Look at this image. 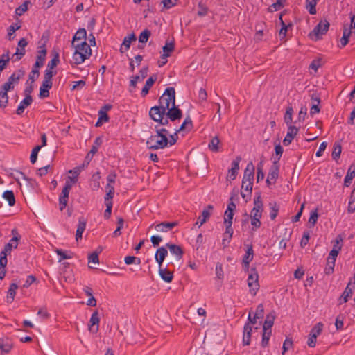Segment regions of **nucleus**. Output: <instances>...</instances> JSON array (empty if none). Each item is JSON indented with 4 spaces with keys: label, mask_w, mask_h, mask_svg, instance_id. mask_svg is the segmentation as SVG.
<instances>
[{
    "label": "nucleus",
    "mask_w": 355,
    "mask_h": 355,
    "mask_svg": "<svg viewBox=\"0 0 355 355\" xmlns=\"http://www.w3.org/2000/svg\"><path fill=\"white\" fill-rule=\"evenodd\" d=\"M159 105H155L150 108L152 112L158 113L161 111H166L168 107L175 104V90L173 87H167L163 94L159 98Z\"/></svg>",
    "instance_id": "1"
},
{
    "label": "nucleus",
    "mask_w": 355,
    "mask_h": 355,
    "mask_svg": "<svg viewBox=\"0 0 355 355\" xmlns=\"http://www.w3.org/2000/svg\"><path fill=\"white\" fill-rule=\"evenodd\" d=\"M40 48H41V49L37 51L36 61L28 76V80H31V83H33L40 76L39 69L44 65L46 59L47 51L45 45L42 44Z\"/></svg>",
    "instance_id": "2"
},
{
    "label": "nucleus",
    "mask_w": 355,
    "mask_h": 355,
    "mask_svg": "<svg viewBox=\"0 0 355 355\" xmlns=\"http://www.w3.org/2000/svg\"><path fill=\"white\" fill-rule=\"evenodd\" d=\"M168 144V137H163L162 139L157 136L151 135L146 141V146L150 150L163 149Z\"/></svg>",
    "instance_id": "3"
},
{
    "label": "nucleus",
    "mask_w": 355,
    "mask_h": 355,
    "mask_svg": "<svg viewBox=\"0 0 355 355\" xmlns=\"http://www.w3.org/2000/svg\"><path fill=\"white\" fill-rule=\"evenodd\" d=\"M248 286L250 288V293L252 295H255L259 289V275L254 268L250 269V273L248 277Z\"/></svg>",
    "instance_id": "4"
},
{
    "label": "nucleus",
    "mask_w": 355,
    "mask_h": 355,
    "mask_svg": "<svg viewBox=\"0 0 355 355\" xmlns=\"http://www.w3.org/2000/svg\"><path fill=\"white\" fill-rule=\"evenodd\" d=\"M257 319L258 318H255V315L252 318L251 313H249L248 317V322H247L243 327V343L244 345H249L250 343L252 332L250 324H254L257 322Z\"/></svg>",
    "instance_id": "5"
},
{
    "label": "nucleus",
    "mask_w": 355,
    "mask_h": 355,
    "mask_svg": "<svg viewBox=\"0 0 355 355\" xmlns=\"http://www.w3.org/2000/svg\"><path fill=\"white\" fill-rule=\"evenodd\" d=\"M329 26L330 24L327 20L324 19L323 21H320L310 33V36H315V40H319L320 38V35H323L327 33Z\"/></svg>",
    "instance_id": "6"
},
{
    "label": "nucleus",
    "mask_w": 355,
    "mask_h": 355,
    "mask_svg": "<svg viewBox=\"0 0 355 355\" xmlns=\"http://www.w3.org/2000/svg\"><path fill=\"white\" fill-rule=\"evenodd\" d=\"M149 116L154 121L162 125H166L169 123V118L166 116L165 111H161L158 113H155V111L152 112V110H149Z\"/></svg>",
    "instance_id": "7"
},
{
    "label": "nucleus",
    "mask_w": 355,
    "mask_h": 355,
    "mask_svg": "<svg viewBox=\"0 0 355 355\" xmlns=\"http://www.w3.org/2000/svg\"><path fill=\"white\" fill-rule=\"evenodd\" d=\"M165 114L166 116L169 118L171 121H175L177 120H180L182 118V110L175 105H171L168 109L165 111Z\"/></svg>",
    "instance_id": "8"
},
{
    "label": "nucleus",
    "mask_w": 355,
    "mask_h": 355,
    "mask_svg": "<svg viewBox=\"0 0 355 355\" xmlns=\"http://www.w3.org/2000/svg\"><path fill=\"white\" fill-rule=\"evenodd\" d=\"M236 209V204L233 202V196L230 198L227 207L225 211L224 223L232 224V219L234 216V211Z\"/></svg>",
    "instance_id": "9"
},
{
    "label": "nucleus",
    "mask_w": 355,
    "mask_h": 355,
    "mask_svg": "<svg viewBox=\"0 0 355 355\" xmlns=\"http://www.w3.org/2000/svg\"><path fill=\"white\" fill-rule=\"evenodd\" d=\"M175 47L174 42H166V44L163 46V54L161 55L162 59H165L164 61H159V67H163L167 62L166 58L169 57L171 53L173 51Z\"/></svg>",
    "instance_id": "10"
},
{
    "label": "nucleus",
    "mask_w": 355,
    "mask_h": 355,
    "mask_svg": "<svg viewBox=\"0 0 355 355\" xmlns=\"http://www.w3.org/2000/svg\"><path fill=\"white\" fill-rule=\"evenodd\" d=\"M299 129L294 125L288 126V132L283 140V144L286 146L290 145L295 138V137L297 135Z\"/></svg>",
    "instance_id": "11"
},
{
    "label": "nucleus",
    "mask_w": 355,
    "mask_h": 355,
    "mask_svg": "<svg viewBox=\"0 0 355 355\" xmlns=\"http://www.w3.org/2000/svg\"><path fill=\"white\" fill-rule=\"evenodd\" d=\"M279 157H277L275 160L273 161L272 166H270L269 169V172L268 174V177L269 179H271L274 181V182L276 181V180L279 177Z\"/></svg>",
    "instance_id": "12"
},
{
    "label": "nucleus",
    "mask_w": 355,
    "mask_h": 355,
    "mask_svg": "<svg viewBox=\"0 0 355 355\" xmlns=\"http://www.w3.org/2000/svg\"><path fill=\"white\" fill-rule=\"evenodd\" d=\"M178 225V221L173 222H162L155 225V228L157 232H167L171 231L173 228Z\"/></svg>",
    "instance_id": "13"
},
{
    "label": "nucleus",
    "mask_w": 355,
    "mask_h": 355,
    "mask_svg": "<svg viewBox=\"0 0 355 355\" xmlns=\"http://www.w3.org/2000/svg\"><path fill=\"white\" fill-rule=\"evenodd\" d=\"M92 55V52L85 51L84 53L74 51L73 54V61L75 64H80L85 62Z\"/></svg>",
    "instance_id": "14"
},
{
    "label": "nucleus",
    "mask_w": 355,
    "mask_h": 355,
    "mask_svg": "<svg viewBox=\"0 0 355 355\" xmlns=\"http://www.w3.org/2000/svg\"><path fill=\"white\" fill-rule=\"evenodd\" d=\"M214 207L211 205H209L204 209L202 211L201 216L198 218V221L196 223V225L198 227L202 225L210 217L211 211L213 210Z\"/></svg>",
    "instance_id": "15"
},
{
    "label": "nucleus",
    "mask_w": 355,
    "mask_h": 355,
    "mask_svg": "<svg viewBox=\"0 0 355 355\" xmlns=\"http://www.w3.org/2000/svg\"><path fill=\"white\" fill-rule=\"evenodd\" d=\"M254 177V166L252 162L247 164L243 174V184H246L247 181H253Z\"/></svg>",
    "instance_id": "16"
},
{
    "label": "nucleus",
    "mask_w": 355,
    "mask_h": 355,
    "mask_svg": "<svg viewBox=\"0 0 355 355\" xmlns=\"http://www.w3.org/2000/svg\"><path fill=\"white\" fill-rule=\"evenodd\" d=\"M137 37L135 33H131L127 36H125L123 39V43L121 45L120 47V52L121 53H124L125 51H127L130 46L131 42L133 41H136Z\"/></svg>",
    "instance_id": "17"
},
{
    "label": "nucleus",
    "mask_w": 355,
    "mask_h": 355,
    "mask_svg": "<svg viewBox=\"0 0 355 355\" xmlns=\"http://www.w3.org/2000/svg\"><path fill=\"white\" fill-rule=\"evenodd\" d=\"M28 45V42L25 38H21L18 42V47L17 48V51L15 53L16 55V60H19L21 58L25 55L26 50L25 47Z\"/></svg>",
    "instance_id": "18"
},
{
    "label": "nucleus",
    "mask_w": 355,
    "mask_h": 355,
    "mask_svg": "<svg viewBox=\"0 0 355 355\" xmlns=\"http://www.w3.org/2000/svg\"><path fill=\"white\" fill-rule=\"evenodd\" d=\"M166 247L169 249L170 252L175 256L178 260H180L182 258L184 251L180 245L168 243L166 244Z\"/></svg>",
    "instance_id": "19"
},
{
    "label": "nucleus",
    "mask_w": 355,
    "mask_h": 355,
    "mask_svg": "<svg viewBox=\"0 0 355 355\" xmlns=\"http://www.w3.org/2000/svg\"><path fill=\"white\" fill-rule=\"evenodd\" d=\"M157 79V76L156 74H153L146 80L145 85L141 92V96L142 97H145L148 94L150 87L156 82Z\"/></svg>",
    "instance_id": "20"
},
{
    "label": "nucleus",
    "mask_w": 355,
    "mask_h": 355,
    "mask_svg": "<svg viewBox=\"0 0 355 355\" xmlns=\"http://www.w3.org/2000/svg\"><path fill=\"white\" fill-rule=\"evenodd\" d=\"M33 102L32 96H26L19 103L17 110L16 114L17 115H21L24 112V110L26 107L31 105Z\"/></svg>",
    "instance_id": "21"
},
{
    "label": "nucleus",
    "mask_w": 355,
    "mask_h": 355,
    "mask_svg": "<svg viewBox=\"0 0 355 355\" xmlns=\"http://www.w3.org/2000/svg\"><path fill=\"white\" fill-rule=\"evenodd\" d=\"M247 250L245 254L243 256L242 259V264H245L246 266L250 264L254 257V250L252 245H247Z\"/></svg>",
    "instance_id": "22"
},
{
    "label": "nucleus",
    "mask_w": 355,
    "mask_h": 355,
    "mask_svg": "<svg viewBox=\"0 0 355 355\" xmlns=\"http://www.w3.org/2000/svg\"><path fill=\"white\" fill-rule=\"evenodd\" d=\"M12 348V342L8 338L0 339V349L2 352L8 353Z\"/></svg>",
    "instance_id": "23"
},
{
    "label": "nucleus",
    "mask_w": 355,
    "mask_h": 355,
    "mask_svg": "<svg viewBox=\"0 0 355 355\" xmlns=\"http://www.w3.org/2000/svg\"><path fill=\"white\" fill-rule=\"evenodd\" d=\"M86 228V220L84 218H80L76 232V240L78 241L82 239V234Z\"/></svg>",
    "instance_id": "24"
},
{
    "label": "nucleus",
    "mask_w": 355,
    "mask_h": 355,
    "mask_svg": "<svg viewBox=\"0 0 355 355\" xmlns=\"http://www.w3.org/2000/svg\"><path fill=\"white\" fill-rule=\"evenodd\" d=\"M355 177V166L351 165L347 170V175L344 180V186L349 187L352 183V180Z\"/></svg>",
    "instance_id": "25"
},
{
    "label": "nucleus",
    "mask_w": 355,
    "mask_h": 355,
    "mask_svg": "<svg viewBox=\"0 0 355 355\" xmlns=\"http://www.w3.org/2000/svg\"><path fill=\"white\" fill-rule=\"evenodd\" d=\"M25 74L24 69H20L15 71L9 78L8 81L11 82L13 85H17L21 78Z\"/></svg>",
    "instance_id": "26"
},
{
    "label": "nucleus",
    "mask_w": 355,
    "mask_h": 355,
    "mask_svg": "<svg viewBox=\"0 0 355 355\" xmlns=\"http://www.w3.org/2000/svg\"><path fill=\"white\" fill-rule=\"evenodd\" d=\"M275 319V313L272 311L266 315V318L264 321V324L263 326V329L266 330H271L272 327L274 324V321Z\"/></svg>",
    "instance_id": "27"
},
{
    "label": "nucleus",
    "mask_w": 355,
    "mask_h": 355,
    "mask_svg": "<svg viewBox=\"0 0 355 355\" xmlns=\"http://www.w3.org/2000/svg\"><path fill=\"white\" fill-rule=\"evenodd\" d=\"M159 274L161 278L166 282L170 283L173 279V274L166 268H159Z\"/></svg>",
    "instance_id": "28"
},
{
    "label": "nucleus",
    "mask_w": 355,
    "mask_h": 355,
    "mask_svg": "<svg viewBox=\"0 0 355 355\" xmlns=\"http://www.w3.org/2000/svg\"><path fill=\"white\" fill-rule=\"evenodd\" d=\"M311 101L316 102V104L312 105L311 109H310V114L311 116L314 115L315 114L319 113L320 111L319 105L320 103V98L318 96L315 94H313L311 96Z\"/></svg>",
    "instance_id": "29"
},
{
    "label": "nucleus",
    "mask_w": 355,
    "mask_h": 355,
    "mask_svg": "<svg viewBox=\"0 0 355 355\" xmlns=\"http://www.w3.org/2000/svg\"><path fill=\"white\" fill-rule=\"evenodd\" d=\"M53 84L51 83H44L42 81V85L40 88V94L39 96L40 98H46L49 96V89L52 87Z\"/></svg>",
    "instance_id": "30"
},
{
    "label": "nucleus",
    "mask_w": 355,
    "mask_h": 355,
    "mask_svg": "<svg viewBox=\"0 0 355 355\" xmlns=\"http://www.w3.org/2000/svg\"><path fill=\"white\" fill-rule=\"evenodd\" d=\"M18 288V286L15 283H12L10 285V287L8 288V293H7V302L8 303H12L14 300L15 294H16V290Z\"/></svg>",
    "instance_id": "31"
},
{
    "label": "nucleus",
    "mask_w": 355,
    "mask_h": 355,
    "mask_svg": "<svg viewBox=\"0 0 355 355\" xmlns=\"http://www.w3.org/2000/svg\"><path fill=\"white\" fill-rule=\"evenodd\" d=\"M87 32L86 30L83 28H79L77 32L75 33L73 37L72 45H74L76 42H78L80 40H84L86 41Z\"/></svg>",
    "instance_id": "32"
},
{
    "label": "nucleus",
    "mask_w": 355,
    "mask_h": 355,
    "mask_svg": "<svg viewBox=\"0 0 355 355\" xmlns=\"http://www.w3.org/2000/svg\"><path fill=\"white\" fill-rule=\"evenodd\" d=\"M252 209H259V211L263 212V201L261 196L260 192L255 193V196L254 198V207Z\"/></svg>",
    "instance_id": "33"
},
{
    "label": "nucleus",
    "mask_w": 355,
    "mask_h": 355,
    "mask_svg": "<svg viewBox=\"0 0 355 355\" xmlns=\"http://www.w3.org/2000/svg\"><path fill=\"white\" fill-rule=\"evenodd\" d=\"M75 48V51H80L84 53L85 51L92 52L90 45H89L85 40L82 41L80 43L72 45Z\"/></svg>",
    "instance_id": "34"
},
{
    "label": "nucleus",
    "mask_w": 355,
    "mask_h": 355,
    "mask_svg": "<svg viewBox=\"0 0 355 355\" xmlns=\"http://www.w3.org/2000/svg\"><path fill=\"white\" fill-rule=\"evenodd\" d=\"M3 198L8 201L9 206H13L15 204V198L12 191L7 190L4 191Z\"/></svg>",
    "instance_id": "35"
},
{
    "label": "nucleus",
    "mask_w": 355,
    "mask_h": 355,
    "mask_svg": "<svg viewBox=\"0 0 355 355\" xmlns=\"http://www.w3.org/2000/svg\"><path fill=\"white\" fill-rule=\"evenodd\" d=\"M293 109L291 106H288L286 107V112L284 114V122L286 123L288 126L292 125L291 123L293 121Z\"/></svg>",
    "instance_id": "36"
},
{
    "label": "nucleus",
    "mask_w": 355,
    "mask_h": 355,
    "mask_svg": "<svg viewBox=\"0 0 355 355\" xmlns=\"http://www.w3.org/2000/svg\"><path fill=\"white\" fill-rule=\"evenodd\" d=\"M100 322V318L98 317V313L97 311H95L92 314L89 320V326L92 327L94 325H96V331L95 332H97L98 331V324ZM89 329L91 330V327H89Z\"/></svg>",
    "instance_id": "37"
},
{
    "label": "nucleus",
    "mask_w": 355,
    "mask_h": 355,
    "mask_svg": "<svg viewBox=\"0 0 355 355\" xmlns=\"http://www.w3.org/2000/svg\"><path fill=\"white\" fill-rule=\"evenodd\" d=\"M270 206V217L271 220H275L278 215L279 207L276 202L269 203Z\"/></svg>",
    "instance_id": "38"
},
{
    "label": "nucleus",
    "mask_w": 355,
    "mask_h": 355,
    "mask_svg": "<svg viewBox=\"0 0 355 355\" xmlns=\"http://www.w3.org/2000/svg\"><path fill=\"white\" fill-rule=\"evenodd\" d=\"M351 284V282L348 283L340 297V300H343V302L344 303L347 302L349 297H350L352 295V289L349 287Z\"/></svg>",
    "instance_id": "39"
},
{
    "label": "nucleus",
    "mask_w": 355,
    "mask_h": 355,
    "mask_svg": "<svg viewBox=\"0 0 355 355\" xmlns=\"http://www.w3.org/2000/svg\"><path fill=\"white\" fill-rule=\"evenodd\" d=\"M253 181H247L246 184H243V180H242V191L247 193V198H250L252 191Z\"/></svg>",
    "instance_id": "40"
},
{
    "label": "nucleus",
    "mask_w": 355,
    "mask_h": 355,
    "mask_svg": "<svg viewBox=\"0 0 355 355\" xmlns=\"http://www.w3.org/2000/svg\"><path fill=\"white\" fill-rule=\"evenodd\" d=\"M219 144H220V140H219L218 137L217 136H216L211 139V141L208 145V147L213 152H218L219 151V146H218Z\"/></svg>",
    "instance_id": "41"
},
{
    "label": "nucleus",
    "mask_w": 355,
    "mask_h": 355,
    "mask_svg": "<svg viewBox=\"0 0 355 355\" xmlns=\"http://www.w3.org/2000/svg\"><path fill=\"white\" fill-rule=\"evenodd\" d=\"M341 150H342V147H341L340 142L336 141L334 144V150L331 154L333 159L336 160L337 159H338L340 157Z\"/></svg>",
    "instance_id": "42"
},
{
    "label": "nucleus",
    "mask_w": 355,
    "mask_h": 355,
    "mask_svg": "<svg viewBox=\"0 0 355 355\" xmlns=\"http://www.w3.org/2000/svg\"><path fill=\"white\" fill-rule=\"evenodd\" d=\"M100 172L98 171L92 175L91 179V184L93 187V189H98L100 187Z\"/></svg>",
    "instance_id": "43"
},
{
    "label": "nucleus",
    "mask_w": 355,
    "mask_h": 355,
    "mask_svg": "<svg viewBox=\"0 0 355 355\" xmlns=\"http://www.w3.org/2000/svg\"><path fill=\"white\" fill-rule=\"evenodd\" d=\"M60 62L59 60V53L56 51L53 52V58L51 61L49 62L47 64V69L52 70L55 67H56Z\"/></svg>",
    "instance_id": "44"
},
{
    "label": "nucleus",
    "mask_w": 355,
    "mask_h": 355,
    "mask_svg": "<svg viewBox=\"0 0 355 355\" xmlns=\"http://www.w3.org/2000/svg\"><path fill=\"white\" fill-rule=\"evenodd\" d=\"M336 260L329 259L327 258L326 267L324 268V273L327 275L334 272Z\"/></svg>",
    "instance_id": "45"
},
{
    "label": "nucleus",
    "mask_w": 355,
    "mask_h": 355,
    "mask_svg": "<svg viewBox=\"0 0 355 355\" xmlns=\"http://www.w3.org/2000/svg\"><path fill=\"white\" fill-rule=\"evenodd\" d=\"M8 103V92L0 89V107L5 108Z\"/></svg>",
    "instance_id": "46"
},
{
    "label": "nucleus",
    "mask_w": 355,
    "mask_h": 355,
    "mask_svg": "<svg viewBox=\"0 0 355 355\" xmlns=\"http://www.w3.org/2000/svg\"><path fill=\"white\" fill-rule=\"evenodd\" d=\"M271 334H272L271 330L263 329L262 340H261V346L263 347H266V346H268Z\"/></svg>",
    "instance_id": "47"
},
{
    "label": "nucleus",
    "mask_w": 355,
    "mask_h": 355,
    "mask_svg": "<svg viewBox=\"0 0 355 355\" xmlns=\"http://www.w3.org/2000/svg\"><path fill=\"white\" fill-rule=\"evenodd\" d=\"M151 35V32L148 29H144L139 36V42L145 44L148 42Z\"/></svg>",
    "instance_id": "48"
},
{
    "label": "nucleus",
    "mask_w": 355,
    "mask_h": 355,
    "mask_svg": "<svg viewBox=\"0 0 355 355\" xmlns=\"http://www.w3.org/2000/svg\"><path fill=\"white\" fill-rule=\"evenodd\" d=\"M291 236V231H290L287 228H285L284 229V235L279 242V245L281 248H286V242L290 239Z\"/></svg>",
    "instance_id": "49"
},
{
    "label": "nucleus",
    "mask_w": 355,
    "mask_h": 355,
    "mask_svg": "<svg viewBox=\"0 0 355 355\" xmlns=\"http://www.w3.org/2000/svg\"><path fill=\"white\" fill-rule=\"evenodd\" d=\"M192 121L189 116H187L182 124L180 126L178 129H176V132H181L186 128L191 129L192 128Z\"/></svg>",
    "instance_id": "50"
},
{
    "label": "nucleus",
    "mask_w": 355,
    "mask_h": 355,
    "mask_svg": "<svg viewBox=\"0 0 355 355\" xmlns=\"http://www.w3.org/2000/svg\"><path fill=\"white\" fill-rule=\"evenodd\" d=\"M167 254H168L167 250L164 247H160L156 251V253L155 255V259H165Z\"/></svg>",
    "instance_id": "51"
},
{
    "label": "nucleus",
    "mask_w": 355,
    "mask_h": 355,
    "mask_svg": "<svg viewBox=\"0 0 355 355\" xmlns=\"http://www.w3.org/2000/svg\"><path fill=\"white\" fill-rule=\"evenodd\" d=\"M306 8L311 15L316 13L315 6L317 4L316 0H306Z\"/></svg>",
    "instance_id": "52"
},
{
    "label": "nucleus",
    "mask_w": 355,
    "mask_h": 355,
    "mask_svg": "<svg viewBox=\"0 0 355 355\" xmlns=\"http://www.w3.org/2000/svg\"><path fill=\"white\" fill-rule=\"evenodd\" d=\"M20 28H21V26L18 25L17 24H12L11 26H10L8 27V40H12L14 39V36H12V35L15 33V32L17 30H19Z\"/></svg>",
    "instance_id": "53"
},
{
    "label": "nucleus",
    "mask_w": 355,
    "mask_h": 355,
    "mask_svg": "<svg viewBox=\"0 0 355 355\" xmlns=\"http://www.w3.org/2000/svg\"><path fill=\"white\" fill-rule=\"evenodd\" d=\"M124 220L121 217H119L117 218V227L115 230V231L113 232V236H119L121 235V230L123 227Z\"/></svg>",
    "instance_id": "54"
},
{
    "label": "nucleus",
    "mask_w": 355,
    "mask_h": 355,
    "mask_svg": "<svg viewBox=\"0 0 355 355\" xmlns=\"http://www.w3.org/2000/svg\"><path fill=\"white\" fill-rule=\"evenodd\" d=\"M124 261L125 264L130 265L132 263H136L139 265L141 263V259L139 257H136L135 256H127L124 259Z\"/></svg>",
    "instance_id": "55"
},
{
    "label": "nucleus",
    "mask_w": 355,
    "mask_h": 355,
    "mask_svg": "<svg viewBox=\"0 0 355 355\" xmlns=\"http://www.w3.org/2000/svg\"><path fill=\"white\" fill-rule=\"evenodd\" d=\"M102 252V250L101 249L100 251H94L92 254H90L88 257L89 263H99V258L98 254Z\"/></svg>",
    "instance_id": "56"
},
{
    "label": "nucleus",
    "mask_w": 355,
    "mask_h": 355,
    "mask_svg": "<svg viewBox=\"0 0 355 355\" xmlns=\"http://www.w3.org/2000/svg\"><path fill=\"white\" fill-rule=\"evenodd\" d=\"M53 75H54V73L52 70L46 69L44 71L43 82H44V83H46L53 84L52 78H53Z\"/></svg>",
    "instance_id": "57"
},
{
    "label": "nucleus",
    "mask_w": 355,
    "mask_h": 355,
    "mask_svg": "<svg viewBox=\"0 0 355 355\" xmlns=\"http://www.w3.org/2000/svg\"><path fill=\"white\" fill-rule=\"evenodd\" d=\"M28 3H29V1H26L18 8H17L15 9V14L19 16L22 15L28 10Z\"/></svg>",
    "instance_id": "58"
},
{
    "label": "nucleus",
    "mask_w": 355,
    "mask_h": 355,
    "mask_svg": "<svg viewBox=\"0 0 355 355\" xmlns=\"http://www.w3.org/2000/svg\"><path fill=\"white\" fill-rule=\"evenodd\" d=\"M41 146H36L31 152V156H30V161L33 164L36 162L37 158V154L38 152L40 150Z\"/></svg>",
    "instance_id": "59"
},
{
    "label": "nucleus",
    "mask_w": 355,
    "mask_h": 355,
    "mask_svg": "<svg viewBox=\"0 0 355 355\" xmlns=\"http://www.w3.org/2000/svg\"><path fill=\"white\" fill-rule=\"evenodd\" d=\"M322 328L323 324L321 322H318L311 329L309 334H315V336L318 337L322 332Z\"/></svg>",
    "instance_id": "60"
},
{
    "label": "nucleus",
    "mask_w": 355,
    "mask_h": 355,
    "mask_svg": "<svg viewBox=\"0 0 355 355\" xmlns=\"http://www.w3.org/2000/svg\"><path fill=\"white\" fill-rule=\"evenodd\" d=\"M155 132H156V136H157L158 137H160L162 139V137H167V135L168 134V131L162 128H158V125H155Z\"/></svg>",
    "instance_id": "61"
},
{
    "label": "nucleus",
    "mask_w": 355,
    "mask_h": 355,
    "mask_svg": "<svg viewBox=\"0 0 355 355\" xmlns=\"http://www.w3.org/2000/svg\"><path fill=\"white\" fill-rule=\"evenodd\" d=\"M343 320H344V316L343 315H339L336 318L335 326H336V328L337 330L343 329V325H344Z\"/></svg>",
    "instance_id": "62"
},
{
    "label": "nucleus",
    "mask_w": 355,
    "mask_h": 355,
    "mask_svg": "<svg viewBox=\"0 0 355 355\" xmlns=\"http://www.w3.org/2000/svg\"><path fill=\"white\" fill-rule=\"evenodd\" d=\"M199 10L198 11V15L200 17H204L207 15L208 13V8L207 7L205 6L201 2L198 3V5Z\"/></svg>",
    "instance_id": "63"
},
{
    "label": "nucleus",
    "mask_w": 355,
    "mask_h": 355,
    "mask_svg": "<svg viewBox=\"0 0 355 355\" xmlns=\"http://www.w3.org/2000/svg\"><path fill=\"white\" fill-rule=\"evenodd\" d=\"M309 239H310L309 232V231L304 232L302 238L300 241V246L302 248H304L308 244Z\"/></svg>",
    "instance_id": "64"
}]
</instances>
